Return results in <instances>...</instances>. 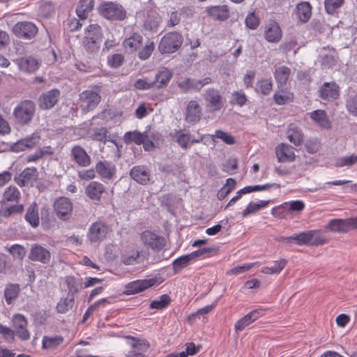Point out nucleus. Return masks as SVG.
<instances>
[{"label": "nucleus", "mask_w": 357, "mask_h": 357, "mask_svg": "<svg viewBox=\"0 0 357 357\" xmlns=\"http://www.w3.org/2000/svg\"><path fill=\"white\" fill-rule=\"evenodd\" d=\"M35 112L34 102L31 100H24L14 108L13 115L16 123L23 126L32 121Z\"/></svg>", "instance_id": "nucleus-1"}, {"label": "nucleus", "mask_w": 357, "mask_h": 357, "mask_svg": "<svg viewBox=\"0 0 357 357\" xmlns=\"http://www.w3.org/2000/svg\"><path fill=\"white\" fill-rule=\"evenodd\" d=\"M289 242L294 241L298 245H312L318 246L328 243V240L320 236L317 230H309L292 236H287L286 238Z\"/></svg>", "instance_id": "nucleus-2"}, {"label": "nucleus", "mask_w": 357, "mask_h": 357, "mask_svg": "<svg viewBox=\"0 0 357 357\" xmlns=\"http://www.w3.org/2000/svg\"><path fill=\"white\" fill-rule=\"evenodd\" d=\"M183 41V36L178 32H169L161 38L158 48L162 54H172L179 50Z\"/></svg>", "instance_id": "nucleus-3"}, {"label": "nucleus", "mask_w": 357, "mask_h": 357, "mask_svg": "<svg viewBox=\"0 0 357 357\" xmlns=\"http://www.w3.org/2000/svg\"><path fill=\"white\" fill-rule=\"evenodd\" d=\"M98 10L102 17L112 21H122L127 15L125 8L121 4L113 1L101 3Z\"/></svg>", "instance_id": "nucleus-4"}, {"label": "nucleus", "mask_w": 357, "mask_h": 357, "mask_svg": "<svg viewBox=\"0 0 357 357\" xmlns=\"http://www.w3.org/2000/svg\"><path fill=\"white\" fill-rule=\"evenodd\" d=\"M123 338L126 340L127 344L130 347L126 354V357L146 356V353L150 348V343L147 340L132 335H125Z\"/></svg>", "instance_id": "nucleus-5"}, {"label": "nucleus", "mask_w": 357, "mask_h": 357, "mask_svg": "<svg viewBox=\"0 0 357 357\" xmlns=\"http://www.w3.org/2000/svg\"><path fill=\"white\" fill-rule=\"evenodd\" d=\"M99 93L92 90H85L79 95L78 102L82 112L84 114L93 111L100 102Z\"/></svg>", "instance_id": "nucleus-6"}, {"label": "nucleus", "mask_w": 357, "mask_h": 357, "mask_svg": "<svg viewBox=\"0 0 357 357\" xmlns=\"http://www.w3.org/2000/svg\"><path fill=\"white\" fill-rule=\"evenodd\" d=\"M206 102V107L208 112L220 111L224 106L223 98L220 92L214 88H208L204 95Z\"/></svg>", "instance_id": "nucleus-7"}, {"label": "nucleus", "mask_w": 357, "mask_h": 357, "mask_svg": "<svg viewBox=\"0 0 357 357\" xmlns=\"http://www.w3.org/2000/svg\"><path fill=\"white\" fill-rule=\"evenodd\" d=\"M109 232L110 229L107 225L101 221H97L90 225L87 238L91 243H99L105 239Z\"/></svg>", "instance_id": "nucleus-8"}, {"label": "nucleus", "mask_w": 357, "mask_h": 357, "mask_svg": "<svg viewBox=\"0 0 357 357\" xmlns=\"http://www.w3.org/2000/svg\"><path fill=\"white\" fill-rule=\"evenodd\" d=\"M157 284L155 278L144 280H136L128 282L125 285L123 294L126 295H133L145 291Z\"/></svg>", "instance_id": "nucleus-9"}, {"label": "nucleus", "mask_w": 357, "mask_h": 357, "mask_svg": "<svg viewBox=\"0 0 357 357\" xmlns=\"http://www.w3.org/2000/svg\"><path fill=\"white\" fill-rule=\"evenodd\" d=\"M141 240L143 243L153 250H160L165 245V239L154 232L146 230L141 234Z\"/></svg>", "instance_id": "nucleus-10"}, {"label": "nucleus", "mask_w": 357, "mask_h": 357, "mask_svg": "<svg viewBox=\"0 0 357 357\" xmlns=\"http://www.w3.org/2000/svg\"><path fill=\"white\" fill-rule=\"evenodd\" d=\"M18 68L26 73H35L40 67V61L31 55L18 57L13 61Z\"/></svg>", "instance_id": "nucleus-11"}, {"label": "nucleus", "mask_w": 357, "mask_h": 357, "mask_svg": "<svg viewBox=\"0 0 357 357\" xmlns=\"http://www.w3.org/2000/svg\"><path fill=\"white\" fill-rule=\"evenodd\" d=\"M54 208L59 218L67 220L70 218L73 212V203L68 198L61 197L55 200Z\"/></svg>", "instance_id": "nucleus-12"}, {"label": "nucleus", "mask_w": 357, "mask_h": 357, "mask_svg": "<svg viewBox=\"0 0 357 357\" xmlns=\"http://www.w3.org/2000/svg\"><path fill=\"white\" fill-rule=\"evenodd\" d=\"M340 88L335 82H324L319 89V98L328 102L337 100L340 96Z\"/></svg>", "instance_id": "nucleus-13"}, {"label": "nucleus", "mask_w": 357, "mask_h": 357, "mask_svg": "<svg viewBox=\"0 0 357 357\" xmlns=\"http://www.w3.org/2000/svg\"><path fill=\"white\" fill-rule=\"evenodd\" d=\"M13 327L16 335L22 340H28L30 338V333L27 329L28 321L22 314H15L12 318Z\"/></svg>", "instance_id": "nucleus-14"}, {"label": "nucleus", "mask_w": 357, "mask_h": 357, "mask_svg": "<svg viewBox=\"0 0 357 357\" xmlns=\"http://www.w3.org/2000/svg\"><path fill=\"white\" fill-rule=\"evenodd\" d=\"M52 255L50 251L43 246L34 243L30 249L29 259L33 261H38L43 264L50 262Z\"/></svg>", "instance_id": "nucleus-15"}, {"label": "nucleus", "mask_w": 357, "mask_h": 357, "mask_svg": "<svg viewBox=\"0 0 357 357\" xmlns=\"http://www.w3.org/2000/svg\"><path fill=\"white\" fill-rule=\"evenodd\" d=\"M212 82L211 77H205L200 80L193 79L189 77L178 83V88L183 92L187 93L190 91H199L202 87Z\"/></svg>", "instance_id": "nucleus-16"}, {"label": "nucleus", "mask_w": 357, "mask_h": 357, "mask_svg": "<svg viewBox=\"0 0 357 357\" xmlns=\"http://www.w3.org/2000/svg\"><path fill=\"white\" fill-rule=\"evenodd\" d=\"M70 155L73 161L79 167H86L91 163L90 155L80 145L73 146L70 150Z\"/></svg>", "instance_id": "nucleus-17"}, {"label": "nucleus", "mask_w": 357, "mask_h": 357, "mask_svg": "<svg viewBox=\"0 0 357 357\" xmlns=\"http://www.w3.org/2000/svg\"><path fill=\"white\" fill-rule=\"evenodd\" d=\"M13 30L17 37L25 39L34 37L38 31L35 24L30 22H18L13 26Z\"/></svg>", "instance_id": "nucleus-18"}, {"label": "nucleus", "mask_w": 357, "mask_h": 357, "mask_svg": "<svg viewBox=\"0 0 357 357\" xmlns=\"http://www.w3.org/2000/svg\"><path fill=\"white\" fill-rule=\"evenodd\" d=\"M282 37V31L275 20H270L265 26L264 38L268 43H277Z\"/></svg>", "instance_id": "nucleus-19"}, {"label": "nucleus", "mask_w": 357, "mask_h": 357, "mask_svg": "<svg viewBox=\"0 0 357 357\" xmlns=\"http://www.w3.org/2000/svg\"><path fill=\"white\" fill-rule=\"evenodd\" d=\"M38 178V171L34 167H26L20 174L14 178L15 182L20 187L32 184Z\"/></svg>", "instance_id": "nucleus-20"}, {"label": "nucleus", "mask_w": 357, "mask_h": 357, "mask_svg": "<svg viewBox=\"0 0 357 357\" xmlns=\"http://www.w3.org/2000/svg\"><path fill=\"white\" fill-rule=\"evenodd\" d=\"M202 117V108L199 102L191 100L188 102L185 114V120L187 123L194 125L198 123Z\"/></svg>", "instance_id": "nucleus-21"}, {"label": "nucleus", "mask_w": 357, "mask_h": 357, "mask_svg": "<svg viewBox=\"0 0 357 357\" xmlns=\"http://www.w3.org/2000/svg\"><path fill=\"white\" fill-rule=\"evenodd\" d=\"M60 91L54 89L41 94L38 99L39 107L42 109H50L58 102Z\"/></svg>", "instance_id": "nucleus-22"}, {"label": "nucleus", "mask_w": 357, "mask_h": 357, "mask_svg": "<svg viewBox=\"0 0 357 357\" xmlns=\"http://www.w3.org/2000/svg\"><path fill=\"white\" fill-rule=\"evenodd\" d=\"M40 139V137L38 134H32L30 136L16 142L12 146V149L15 152H20L31 149L39 143Z\"/></svg>", "instance_id": "nucleus-23"}, {"label": "nucleus", "mask_w": 357, "mask_h": 357, "mask_svg": "<svg viewBox=\"0 0 357 357\" xmlns=\"http://www.w3.org/2000/svg\"><path fill=\"white\" fill-rule=\"evenodd\" d=\"M275 154L280 162H293L296 158L294 148L284 143H282L276 146Z\"/></svg>", "instance_id": "nucleus-24"}, {"label": "nucleus", "mask_w": 357, "mask_h": 357, "mask_svg": "<svg viewBox=\"0 0 357 357\" xmlns=\"http://www.w3.org/2000/svg\"><path fill=\"white\" fill-rule=\"evenodd\" d=\"M96 172L102 178L110 180L116 173V167L111 162L100 160L96 164Z\"/></svg>", "instance_id": "nucleus-25"}, {"label": "nucleus", "mask_w": 357, "mask_h": 357, "mask_svg": "<svg viewBox=\"0 0 357 357\" xmlns=\"http://www.w3.org/2000/svg\"><path fill=\"white\" fill-rule=\"evenodd\" d=\"M174 137L176 142L183 149H187L191 144L200 143L204 139V135L199 139H192L190 133H183L181 130H175Z\"/></svg>", "instance_id": "nucleus-26"}, {"label": "nucleus", "mask_w": 357, "mask_h": 357, "mask_svg": "<svg viewBox=\"0 0 357 357\" xmlns=\"http://www.w3.org/2000/svg\"><path fill=\"white\" fill-rule=\"evenodd\" d=\"M105 191L104 185L98 181H91L85 189L86 196L93 201H100Z\"/></svg>", "instance_id": "nucleus-27"}, {"label": "nucleus", "mask_w": 357, "mask_h": 357, "mask_svg": "<svg viewBox=\"0 0 357 357\" xmlns=\"http://www.w3.org/2000/svg\"><path fill=\"white\" fill-rule=\"evenodd\" d=\"M273 98L277 105H284L294 101V94L287 88H282L275 92Z\"/></svg>", "instance_id": "nucleus-28"}, {"label": "nucleus", "mask_w": 357, "mask_h": 357, "mask_svg": "<svg viewBox=\"0 0 357 357\" xmlns=\"http://www.w3.org/2000/svg\"><path fill=\"white\" fill-rule=\"evenodd\" d=\"M207 13L212 19L218 21H226L229 17V10L226 5L208 8Z\"/></svg>", "instance_id": "nucleus-29"}, {"label": "nucleus", "mask_w": 357, "mask_h": 357, "mask_svg": "<svg viewBox=\"0 0 357 357\" xmlns=\"http://www.w3.org/2000/svg\"><path fill=\"white\" fill-rule=\"evenodd\" d=\"M130 175L131 178L139 184L145 185L149 181V173L144 166L137 165L133 167Z\"/></svg>", "instance_id": "nucleus-30"}, {"label": "nucleus", "mask_w": 357, "mask_h": 357, "mask_svg": "<svg viewBox=\"0 0 357 357\" xmlns=\"http://www.w3.org/2000/svg\"><path fill=\"white\" fill-rule=\"evenodd\" d=\"M296 15L302 23H306L312 16V6L307 1L298 3L296 6Z\"/></svg>", "instance_id": "nucleus-31"}, {"label": "nucleus", "mask_w": 357, "mask_h": 357, "mask_svg": "<svg viewBox=\"0 0 357 357\" xmlns=\"http://www.w3.org/2000/svg\"><path fill=\"white\" fill-rule=\"evenodd\" d=\"M312 121L322 128L329 129L331 127V121L325 110L317 109L310 113Z\"/></svg>", "instance_id": "nucleus-32"}, {"label": "nucleus", "mask_w": 357, "mask_h": 357, "mask_svg": "<svg viewBox=\"0 0 357 357\" xmlns=\"http://www.w3.org/2000/svg\"><path fill=\"white\" fill-rule=\"evenodd\" d=\"M93 0H79L76 8V14L80 20H84L93 10Z\"/></svg>", "instance_id": "nucleus-33"}, {"label": "nucleus", "mask_w": 357, "mask_h": 357, "mask_svg": "<svg viewBox=\"0 0 357 357\" xmlns=\"http://www.w3.org/2000/svg\"><path fill=\"white\" fill-rule=\"evenodd\" d=\"M274 77L278 86H283L287 84L291 75V69L285 66H278L275 68Z\"/></svg>", "instance_id": "nucleus-34"}, {"label": "nucleus", "mask_w": 357, "mask_h": 357, "mask_svg": "<svg viewBox=\"0 0 357 357\" xmlns=\"http://www.w3.org/2000/svg\"><path fill=\"white\" fill-rule=\"evenodd\" d=\"M172 77V73L167 69L159 71L155 75V78L153 80L154 82V88L158 89L166 87L171 78Z\"/></svg>", "instance_id": "nucleus-35"}, {"label": "nucleus", "mask_w": 357, "mask_h": 357, "mask_svg": "<svg viewBox=\"0 0 357 357\" xmlns=\"http://www.w3.org/2000/svg\"><path fill=\"white\" fill-rule=\"evenodd\" d=\"M287 137L289 141L295 146H300L303 140L302 130L296 125L290 124L287 131Z\"/></svg>", "instance_id": "nucleus-36"}, {"label": "nucleus", "mask_w": 357, "mask_h": 357, "mask_svg": "<svg viewBox=\"0 0 357 357\" xmlns=\"http://www.w3.org/2000/svg\"><path fill=\"white\" fill-rule=\"evenodd\" d=\"M142 42V36L139 33H134L123 40V46L128 52H133L141 47Z\"/></svg>", "instance_id": "nucleus-37"}, {"label": "nucleus", "mask_w": 357, "mask_h": 357, "mask_svg": "<svg viewBox=\"0 0 357 357\" xmlns=\"http://www.w3.org/2000/svg\"><path fill=\"white\" fill-rule=\"evenodd\" d=\"M326 229L337 233H347L349 231L347 219H332L327 225Z\"/></svg>", "instance_id": "nucleus-38"}, {"label": "nucleus", "mask_w": 357, "mask_h": 357, "mask_svg": "<svg viewBox=\"0 0 357 357\" xmlns=\"http://www.w3.org/2000/svg\"><path fill=\"white\" fill-rule=\"evenodd\" d=\"M24 218L33 227H37L40 223L38 208L36 202L32 203L27 208Z\"/></svg>", "instance_id": "nucleus-39"}, {"label": "nucleus", "mask_w": 357, "mask_h": 357, "mask_svg": "<svg viewBox=\"0 0 357 357\" xmlns=\"http://www.w3.org/2000/svg\"><path fill=\"white\" fill-rule=\"evenodd\" d=\"M64 341L61 335L47 336L45 335L42 340V348L43 349L53 350L56 349Z\"/></svg>", "instance_id": "nucleus-40"}, {"label": "nucleus", "mask_w": 357, "mask_h": 357, "mask_svg": "<svg viewBox=\"0 0 357 357\" xmlns=\"http://www.w3.org/2000/svg\"><path fill=\"white\" fill-rule=\"evenodd\" d=\"M75 304V296L67 294L66 297L61 298L58 302L56 309L59 313H66L73 308Z\"/></svg>", "instance_id": "nucleus-41"}, {"label": "nucleus", "mask_w": 357, "mask_h": 357, "mask_svg": "<svg viewBox=\"0 0 357 357\" xmlns=\"http://www.w3.org/2000/svg\"><path fill=\"white\" fill-rule=\"evenodd\" d=\"M218 249L215 248L206 247L202 248L197 250H195L190 254H188V257L191 261H195L199 258H206L211 256L213 254L217 253Z\"/></svg>", "instance_id": "nucleus-42"}, {"label": "nucleus", "mask_w": 357, "mask_h": 357, "mask_svg": "<svg viewBox=\"0 0 357 357\" xmlns=\"http://www.w3.org/2000/svg\"><path fill=\"white\" fill-rule=\"evenodd\" d=\"M102 38V32L100 26L97 24L89 25L85 29V36L84 38L89 40H101Z\"/></svg>", "instance_id": "nucleus-43"}, {"label": "nucleus", "mask_w": 357, "mask_h": 357, "mask_svg": "<svg viewBox=\"0 0 357 357\" xmlns=\"http://www.w3.org/2000/svg\"><path fill=\"white\" fill-rule=\"evenodd\" d=\"M287 261L284 259H280L278 261H275L273 262V266H265L261 268V273L266 275H273L276 274L278 275L286 266Z\"/></svg>", "instance_id": "nucleus-44"}, {"label": "nucleus", "mask_w": 357, "mask_h": 357, "mask_svg": "<svg viewBox=\"0 0 357 357\" xmlns=\"http://www.w3.org/2000/svg\"><path fill=\"white\" fill-rule=\"evenodd\" d=\"M124 142L127 144L134 142L137 145H141L144 142V132L143 133L137 131H128L124 134Z\"/></svg>", "instance_id": "nucleus-45"}, {"label": "nucleus", "mask_w": 357, "mask_h": 357, "mask_svg": "<svg viewBox=\"0 0 357 357\" xmlns=\"http://www.w3.org/2000/svg\"><path fill=\"white\" fill-rule=\"evenodd\" d=\"M20 289L17 284H9L4 290V297L8 305H10L18 296Z\"/></svg>", "instance_id": "nucleus-46"}, {"label": "nucleus", "mask_w": 357, "mask_h": 357, "mask_svg": "<svg viewBox=\"0 0 357 357\" xmlns=\"http://www.w3.org/2000/svg\"><path fill=\"white\" fill-rule=\"evenodd\" d=\"M345 106L348 112L354 116H357V93L351 92L345 98Z\"/></svg>", "instance_id": "nucleus-47"}, {"label": "nucleus", "mask_w": 357, "mask_h": 357, "mask_svg": "<svg viewBox=\"0 0 357 357\" xmlns=\"http://www.w3.org/2000/svg\"><path fill=\"white\" fill-rule=\"evenodd\" d=\"M192 263L188 255H182L172 262V270L174 274L179 273L181 270Z\"/></svg>", "instance_id": "nucleus-48"}, {"label": "nucleus", "mask_w": 357, "mask_h": 357, "mask_svg": "<svg viewBox=\"0 0 357 357\" xmlns=\"http://www.w3.org/2000/svg\"><path fill=\"white\" fill-rule=\"evenodd\" d=\"M101 40H89L86 38H83L82 45L84 50L89 54H98L100 47Z\"/></svg>", "instance_id": "nucleus-49"}, {"label": "nucleus", "mask_w": 357, "mask_h": 357, "mask_svg": "<svg viewBox=\"0 0 357 357\" xmlns=\"http://www.w3.org/2000/svg\"><path fill=\"white\" fill-rule=\"evenodd\" d=\"M273 88V82L271 79H261L257 81L255 86V91L257 93H261L264 96H268L271 93Z\"/></svg>", "instance_id": "nucleus-50"}, {"label": "nucleus", "mask_w": 357, "mask_h": 357, "mask_svg": "<svg viewBox=\"0 0 357 357\" xmlns=\"http://www.w3.org/2000/svg\"><path fill=\"white\" fill-rule=\"evenodd\" d=\"M3 197L7 202L17 203L20 199V192L15 186H9L5 190Z\"/></svg>", "instance_id": "nucleus-51"}, {"label": "nucleus", "mask_w": 357, "mask_h": 357, "mask_svg": "<svg viewBox=\"0 0 357 357\" xmlns=\"http://www.w3.org/2000/svg\"><path fill=\"white\" fill-rule=\"evenodd\" d=\"M236 181L232 178H229L226 183L219 190L217 197L219 200L224 199L235 188Z\"/></svg>", "instance_id": "nucleus-52"}, {"label": "nucleus", "mask_w": 357, "mask_h": 357, "mask_svg": "<svg viewBox=\"0 0 357 357\" xmlns=\"http://www.w3.org/2000/svg\"><path fill=\"white\" fill-rule=\"evenodd\" d=\"M125 61V56L123 54L116 53L109 55L107 59V63L111 68L116 69L121 67Z\"/></svg>", "instance_id": "nucleus-53"}, {"label": "nucleus", "mask_w": 357, "mask_h": 357, "mask_svg": "<svg viewBox=\"0 0 357 357\" xmlns=\"http://www.w3.org/2000/svg\"><path fill=\"white\" fill-rule=\"evenodd\" d=\"M64 282L68 290L67 294L75 296L78 292V286L80 284L79 280L74 276L68 275L65 278Z\"/></svg>", "instance_id": "nucleus-54"}, {"label": "nucleus", "mask_w": 357, "mask_h": 357, "mask_svg": "<svg viewBox=\"0 0 357 357\" xmlns=\"http://www.w3.org/2000/svg\"><path fill=\"white\" fill-rule=\"evenodd\" d=\"M171 303V298L168 294L161 295L158 299L151 301L150 308L162 310L166 308Z\"/></svg>", "instance_id": "nucleus-55"}, {"label": "nucleus", "mask_w": 357, "mask_h": 357, "mask_svg": "<svg viewBox=\"0 0 357 357\" xmlns=\"http://www.w3.org/2000/svg\"><path fill=\"white\" fill-rule=\"evenodd\" d=\"M160 22L161 18L158 14L156 15H149L145 20L144 26L146 30L156 32L158 29Z\"/></svg>", "instance_id": "nucleus-56"}, {"label": "nucleus", "mask_w": 357, "mask_h": 357, "mask_svg": "<svg viewBox=\"0 0 357 357\" xmlns=\"http://www.w3.org/2000/svg\"><path fill=\"white\" fill-rule=\"evenodd\" d=\"M245 26L251 30L257 29L260 24V18L259 15L252 11L249 13L245 19Z\"/></svg>", "instance_id": "nucleus-57"}, {"label": "nucleus", "mask_w": 357, "mask_h": 357, "mask_svg": "<svg viewBox=\"0 0 357 357\" xmlns=\"http://www.w3.org/2000/svg\"><path fill=\"white\" fill-rule=\"evenodd\" d=\"M271 187H276L277 188H280V185L273 183H266L264 185H248L241 189V192H244L245 194L250 193L256 191H262L269 189Z\"/></svg>", "instance_id": "nucleus-58"}, {"label": "nucleus", "mask_w": 357, "mask_h": 357, "mask_svg": "<svg viewBox=\"0 0 357 357\" xmlns=\"http://www.w3.org/2000/svg\"><path fill=\"white\" fill-rule=\"evenodd\" d=\"M80 20V19L77 20L75 17H68L63 22L64 29L68 32H73L79 30L82 26Z\"/></svg>", "instance_id": "nucleus-59"}, {"label": "nucleus", "mask_w": 357, "mask_h": 357, "mask_svg": "<svg viewBox=\"0 0 357 357\" xmlns=\"http://www.w3.org/2000/svg\"><path fill=\"white\" fill-rule=\"evenodd\" d=\"M289 213V207L287 202L275 206L271 209V214L277 218H284Z\"/></svg>", "instance_id": "nucleus-60"}, {"label": "nucleus", "mask_w": 357, "mask_h": 357, "mask_svg": "<svg viewBox=\"0 0 357 357\" xmlns=\"http://www.w3.org/2000/svg\"><path fill=\"white\" fill-rule=\"evenodd\" d=\"M344 0H325L324 6L327 13L334 14L344 3Z\"/></svg>", "instance_id": "nucleus-61"}, {"label": "nucleus", "mask_w": 357, "mask_h": 357, "mask_svg": "<svg viewBox=\"0 0 357 357\" xmlns=\"http://www.w3.org/2000/svg\"><path fill=\"white\" fill-rule=\"evenodd\" d=\"M133 86L137 90H149L154 88V82L146 77L140 78L134 82Z\"/></svg>", "instance_id": "nucleus-62"}, {"label": "nucleus", "mask_w": 357, "mask_h": 357, "mask_svg": "<svg viewBox=\"0 0 357 357\" xmlns=\"http://www.w3.org/2000/svg\"><path fill=\"white\" fill-rule=\"evenodd\" d=\"M155 49L153 41H149L145 46L138 52V57L141 60L149 59Z\"/></svg>", "instance_id": "nucleus-63"}, {"label": "nucleus", "mask_w": 357, "mask_h": 357, "mask_svg": "<svg viewBox=\"0 0 357 357\" xmlns=\"http://www.w3.org/2000/svg\"><path fill=\"white\" fill-rule=\"evenodd\" d=\"M8 251L14 258L22 259L26 255L25 248L19 244H14L8 248Z\"/></svg>", "instance_id": "nucleus-64"}]
</instances>
